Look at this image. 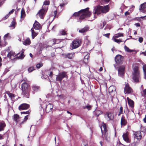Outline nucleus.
I'll return each instance as SVG.
<instances>
[{
    "instance_id": "obj_1",
    "label": "nucleus",
    "mask_w": 146,
    "mask_h": 146,
    "mask_svg": "<svg viewBox=\"0 0 146 146\" xmlns=\"http://www.w3.org/2000/svg\"><path fill=\"white\" fill-rule=\"evenodd\" d=\"M89 8L82 9L78 12H75L73 15V16H80V19H83L86 17H90L91 14V13L88 10Z\"/></svg>"
},
{
    "instance_id": "obj_2",
    "label": "nucleus",
    "mask_w": 146,
    "mask_h": 146,
    "mask_svg": "<svg viewBox=\"0 0 146 146\" xmlns=\"http://www.w3.org/2000/svg\"><path fill=\"white\" fill-rule=\"evenodd\" d=\"M101 129L102 133V137L107 142L110 141V137L108 132L107 127L106 124L103 123L101 127Z\"/></svg>"
},
{
    "instance_id": "obj_3",
    "label": "nucleus",
    "mask_w": 146,
    "mask_h": 146,
    "mask_svg": "<svg viewBox=\"0 0 146 146\" xmlns=\"http://www.w3.org/2000/svg\"><path fill=\"white\" fill-rule=\"evenodd\" d=\"M22 94L27 98L29 96V86L27 83H23L22 84Z\"/></svg>"
},
{
    "instance_id": "obj_4",
    "label": "nucleus",
    "mask_w": 146,
    "mask_h": 146,
    "mask_svg": "<svg viewBox=\"0 0 146 146\" xmlns=\"http://www.w3.org/2000/svg\"><path fill=\"white\" fill-rule=\"evenodd\" d=\"M133 74V79L135 82H138L141 81L139 69L137 66H135L134 67Z\"/></svg>"
},
{
    "instance_id": "obj_5",
    "label": "nucleus",
    "mask_w": 146,
    "mask_h": 146,
    "mask_svg": "<svg viewBox=\"0 0 146 146\" xmlns=\"http://www.w3.org/2000/svg\"><path fill=\"white\" fill-rule=\"evenodd\" d=\"M47 7H42L37 14V17H39L40 19H43L47 11Z\"/></svg>"
},
{
    "instance_id": "obj_6",
    "label": "nucleus",
    "mask_w": 146,
    "mask_h": 146,
    "mask_svg": "<svg viewBox=\"0 0 146 146\" xmlns=\"http://www.w3.org/2000/svg\"><path fill=\"white\" fill-rule=\"evenodd\" d=\"M66 73L67 72H63L59 73V74L56 76V80L59 82H61L63 78L66 77L67 76Z\"/></svg>"
},
{
    "instance_id": "obj_7",
    "label": "nucleus",
    "mask_w": 146,
    "mask_h": 146,
    "mask_svg": "<svg viewBox=\"0 0 146 146\" xmlns=\"http://www.w3.org/2000/svg\"><path fill=\"white\" fill-rule=\"evenodd\" d=\"M115 60L117 64H121L123 62V57L121 55L118 54L115 57Z\"/></svg>"
},
{
    "instance_id": "obj_8",
    "label": "nucleus",
    "mask_w": 146,
    "mask_h": 146,
    "mask_svg": "<svg viewBox=\"0 0 146 146\" xmlns=\"http://www.w3.org/2000/svg\"><path fill=\"white\" fill-rule=\"evenodd\" d=\"M133 92L132 89L130 87L128 83L126 84L124 88V92L125 94H132Z\"/></svg>"
},
{
    "instance_id": "obj_9",
    "label": "nucleus",
    "mask_w": 146,
    "mask_h": 146,
    "mask_svg": "<svg viewBox=\"0 0 146 146\" xmlns=\"http://www.w3.org/2000/svg\"><path fill=\"white\" fill-rule=\"evenodd\" d=\"M125 66L122 65L120 66L118 69V75L121 77H123L125 73Z\"/></svg>"
},
{
    "instance_id": "obj_10",
    "label": "nucleus",
    "mask_w": 146,
    "mask_h": 146,
    "mask_svg": "<svg viewBox=\"0 0 146 146\" xmlns=\"http://www.w3.org/2000/svg\"><path fill=\"white\" fill-rule=\"evenodd\" d=\"M80 45V43L78 40H74L71 43V47L72 49H75L78 47Z\"/></svg>"
},
{
    "instance_id": "obj_11",
    "label": "nucleus",
    "mask_w": 146,
    "mask_h": 146,
    "mask_svg": "<svg viewBox=\"0 0 146 146\" xmlns=\"http://www.w3.org/2000/svg\"><path fill=\"white\" fill-rule=\"evenodd\" d=\"M133 134L134 135V138L135 139L140 140L142 137L140 131H134V132Z\"/></svg>"
},
{
    "instance_id": "obj_12",
    "label": "nucleus",
    "mask_w": 146,
    "mask_h": 146,
    "mask_svg": "<svg viewBox=\"0 0 146 146\" xmlns=\"http://www.w3.org/2000/svg\"><path fill=\"white\" fill-rule=\"evenodd\" d=\"M29 107V105L25 103L23 104L20 105L19 107V109L20 110H27Z\"/></svg>"
},
{
    "instance_id": "obj_13",
    "label": "nucleus",
    "mask_w": 146,
    "mask_h": 146,
    "mask_svg": "<svg viewBox=\"0 0 146 146\" xmlns=\"http://www.w3.org/2000/svg\"><path fill=\"white\" fill-rule=\"evenodd\" d=\"M105 117L108 120H112L113 118V114L110 112L106 113L105 115Z\"/></svg>"
},
{
    "instance_id": "obj_14",
    "label": "nucleus",
    "mask_w": 146,
    "mask_h": 146,
    "mask_svg": "<svg viewBox=\"0 0 146 146\" xmlns=\"http://www.w3.org/2000/svg\"><path fill=\"white\" fill-rule=\"evenodd\" d=\"M100 8L102 11V12L103 13H106L108 12L110 9L108 5L104 6H100Z\"/></svg>"
},
{
    "instance_id": "obj_15",
    "label": "nucleus",
    "mask_w": 146,
    "mask_h": 146,
    "mask_svg": "<svg viewBox=\"0 0 146 146\" xmlns=\"http://www.w3.org/2000/svg\"><path fill=\"white\" fill-rule=\"evenodd\" d=\"M17 54H15L14 52L13 51H10L7 54V57L11 59H13L16 56Z\"/></svg>"
},
{
    "instance_id": "obj_16",
    "label": "nucleus",
    "mask_w": 146,
    "mask_h": 146,
    "mask_svg": "<svg viewBox=\"0 0 146 146\" xmlns=\"http://www.w3.org/2000/svg\"><path fill=\"white\" fill-rule=\"evenodd\" d=\"M33 28L36 30H39L40 28V25L38 22L36 21L33 24Z\"/></svg>"
},
{
    "instance_id": "obj_17",
    "label": "nucleus",
    "mask_w": 146,
    "mask_h": 146,
    "mask_svg": "<svg viewBox=\"0 0 146 146\" xmlns=\"http://www.w3.org/2000/svg\"><path fill=\"white\" fill-rule=\"evenodd\" d=\"M100 6L97 7H95L94 8V13H96L98 15L99 14L102 12V11L100 8Z\"/></svg>"
},
{
    "instance_id": "obj_18",
    "label": "nucleus",
    "mask_w": 146,
    "mask_h": 146,
    "mask_svg": "<svg viewBox=\"0 0 146 146\" xmlns=\"http://www.w3.org/2000/svg\"><path fill=\"white\" fill-rule=\"evenodd\" d=\"M127 100L128 104L129 105V106L131 108H133L134 107V104L133 101L128 97L127 98Z\"/></svg>"
},
{
    "instance_id": "obj_19",
    "label": "nucleus",
    "mask_w": 146,
    "mask_h": 146,
    "mask_svg": "<svg viewBox=\"0 0 146 146\" xmlns=\"http://www.w3.org/2000/svg\"><path fill=\"white\" fill-rule=\"evenodd\" d=\"M127 121L125 119V117L124 116L122 115L121 117V124L122 126H124L127 123Z\"/></svg>"
},
{
    "instance_id": "obj_20",
    "label": "nucleus",
    "mask_w": 146,
    "mask_h": 146,
    "mask_svg": "<svg viewBox=\"0 0 146 146\" xmlns=\"http://www.w3.org/2000/svg\"><path fill=\"white\" fill-rule=\"evenodd\" d=\"M122 136L124 140L125 141L127 142H129V140L127 133H123Z\"/></svg>"
},
{
    "instance_id": "obj_21",
    "label": "nucleus",
    "mask_w": 146,
    "mask_h": 146,
    "mask_svg": "<svg viewBox=\"0 0 146 146\" xmlns=\"http://www.w3.org/2000/svg\"><path fill=\"white\" fill-rule=\"evenodd\" d=\"M75 56V53L74 52L71 53H68L65 55V57L71 59L73 58Z\"/></svg>"
},
{
    "instance_id": "obj_22",
    "label": "nucleus",
    "mask_w": 146,
    "mask_h": 146,
    "mask_svg": "<svg viewBox=\"0 0 146 146\" xmlns=\"http://www.w3.org/2000/svg\"><path fill=\"white\" fill-rule=\"evenodd\" d=\"M102 113V111L96 109L93 112L94 114L97 117L100 115Z\"/></svg>"
},
{
    "instance_id": "obj_23",
    "label": "nucleus",
    "mask_w": 146,
    "mask_h": 146,
    "mask_svg": "<svg viewBox=\"0 0 146 146\" xmlns=\"http://www.w3.org/2000/svg\"><path fill=\"white\" fill-rule=\"evenodd\" d=\"M146 9V3H144L141 4L140 7V10H141L143 12V10Z\"/></svg>"
},
{
    "instance_id": "obj_24",
    "label": "nucleus",
    "mask_w": 146,
    "mask_h": 146,
    "mask_svg": "<svg viewBox=\"0 0 146 146\" xmlns=\"http://www.w3.org/2000/svg\"><path fill=\"white\" fill-rule=\"evenodd\" d=\"M89 29V28L87 27H85L84 28L79 30V33H83L87 32Z\"/></svg>"
},
{
    "instance_id": "obj_25",
    "label": "nucleus",
    "mask_w": 146,
    "mask_h": 146,
    "mask_svg": "<svg viewBox=\"0 0 146 146\" xmlns=\"http://www.w3.org/2000/svg\"><path fill=\"white\" fill-rule=\"evenodd\" d=\"M116 88L115 87L113 86H110L108 88V91L110 93H111L115 90Z\"/></svg>"
},
{
    "instance_id": "obj_26",
    "label": "nucleus",
    "mask_w": 146,
    "mask_h": 146,
    "mask_svg": "<svg viewBox=\"0 0 146 146\" xmlns=\"http://www.w3.org/2000/svg\"><path fill=\"white\" fill-rule=\"evenodd\" d=\"M6 124L4 122H0V131L3 130Z\"/></svg>"
},
{
    "instance_id": "obj_27",
    "label": "nucleus",
    "mask_w": 146,
    "mask_h": 146,
    "mask_svg": "<svg viewBox=\"0 0 146 146\" xmlns=\"http://www.w3.org/2000/svg\"><path fill=\"white\" fill-rule=\"evenodd\" d=\"M89 54H87L86 55L84 58V62L85 64H87L89 60Z\"/></svg>"
},
{
    "instance_id": "obj_28",
    "label": "nucleus",
    "mask_w": 146,
    "mask_h": 146,
    "mask_svg": "<svg viewBox=\"0 0 146 146\" xmlns=\"http://www.w3.org/2000/svg\"><path fill=\"white\" fill-rule=\"evenodd\" d=\"M31 31L32 33V37L33 39H34V38L38 34L36 33L34 31L33 28H32L31 29Z\"/></svg>"
},
{
    "instance_id": "obj_29",
    "label": "nucleus",
    "mask_w": 146,
    "mask_h": 146,
    "mask_svg": "<svg viewBox=\"0 0 146 146\" xmlns=\"http://www.w3.org/2000/svg\"><path fill=\"white\" fill-rule=\"evenodd\" d=\"M31 42L30 39L29 38H27L23 42V44L25 45L30 44Z\"/></svg>"
},
{
    "instance_id": "obj_30",
    "label": "nucleus",
    "mask_w": 146,
    "mask_h": 146,
    "mask_svg": "<svg viewBox=\"0 0 146 146\" xmlns=\"http://www.w3.org/2000/svg\"><path fill=\"white\" fill-rule=\"evenodd\" d=\"M7 94L9 97L11 98V100L12 101H13L14 100V98L15 96V95L12 93H10V92L8 93Z\"/></svg>"
},
{
    "instance_id": "obj_31",
    "label": "nucleus",
    "mask_w": 146,
    "mask_h": 146,
    "mask_svg": "<svg viewBox=\"0 0 146 146\" xmlns=\"http://www.w3.org/2000/svg\"><path fill=\"white\" fill-rule=\"evenodd\" d=\"M49 4V1H45L43 5L42 6V7H47V10L48 9V5Z\"/></svg>"
},
{
    "instance_id": "obj_32",
    "label": "nucleus",
    "mask_w": 146,
    "mask_h": 146,
    "mask_svg": "<svg viewBox=\"0 0 146 146\" xmlns=\"http://www.w3.org/2000/svg\"><path fill=\"white\" fill-rule=\"evenodd\" d=\"M16 22L15 19H13L12 22L11 24L9 26V27H13V29H14L15 28V25L16 24Z\"/></svg>"
},
{
    "instance_id": "obj_33",
    "label": "nucleus",
    "mask_w": 146,
    "mask_h": 146,
    "mask_svg": "<svg viewBox=\"0 0 146 146\" xmlns=\"http://www.w3.org/2000/svg\"><path fill=\"white\" fill-rule=\"evenodd\" d=\"M32 88L34 91L37 92L38 91V90L39 89L40 87L38 86H33Z\"/></svg>"
},
{
    "instance_id": "obj_34",
    "label": "nucleus",
    "mask_w": 146,
    "mask_h": 146,
    "mask_svg": "<svg viewBox=\"0 0 146 146\" xmlns=\"http://www.w3.org/2000/svg\"><path fill=\"white\" fill-rule=\"evenodd\" d=\"M19 116L17 114L14 115L13 117V119L14 120L17 122L18 121V119H19Z\"/></svg>"
},
{
    "instance_id": "obj_35",
    "label": "nucleus",
    "mask_w": 146,
    "mask_h": 146,
    "mask_svg": "<svg viewBox=\"0 0 146 146\" xmlns=\"http://www.w3.org/2000/svg\"><path fill=\"white\" fill-rule=\"evenodd\" d=\"M123 34L121 33H119L118 34H116L113 37L115 38H117L120 36H123Z\"/></svg>"
},
{
    "instance_id": "obj_36",
    "label": "nucleus",
    "mask_w": 146,
    "mask_h": 146,
    "mask_svg": "<svg viewBox=\"0 0 146 146\" xmlns=\"http://www.w3.org/2000/svg\"><path fill=\"white\" fill-rule=\"evenodd\" d=\"M143 68L144 72L145 78L146 79V64L143 65Z\"/></svg>"
},
{
    "instance_id": "obj_37",
    "label": "nucleus",
    "mask_w": 146,
    "mask_h": 146,
    "mask_svg": "<svg viewBox=\"0 0 146 146\" xmlns=\"http://www.w3.org/2000/svg\"><path fill=\"white\" fill-rule=\"evenodd\" d=\"M25 12L23 9H22L21 10V18H23L25 16Z\"/></svg>"
},
{
    "instance_id": "obj_38",
    "label": "nucleus",
    "mask_w": 146,
    "mask_h": 146,
    "mask_svg": "<svg viewBox=\"0 0 146 146\" xmlns=\"http://www.w3.org/2000/svg\"><path fill=\"white\" fill-rule=\"evenodd\" d=\"M124 48L125 50L127 52H132L133 51V50H130L125 45L124 46Z\"/></svg>"
},
{
    "instance_id": "obj_39",
    "label": "nucleus",
    "mask_w": 146,
    "mask_h": 146,
    "mask_svg": "<svg viewBox=\"0 0 146 146\" xmlns=\"http://www.w3.org/2000/svg\"><path fill=\"white\" fill-rule=\"evenodd\" d=\"M122 113H123V108L122 106H121L119 109V113L118 114V115L119 116Z\"/></svg>"
},
{
    "instance_id": "obj_40",
    "label": "nucleus",
    "mask_w": 146,
    "mask_h": 146,
    "mask_svg": "<svg viewBox=\"0 0 146 146\" xmlns=\"http://www.w3.org/2000/svg\"><path fill=\"white\" fill-rule=\"evenodd\" d=\"M52 41L53 42V44H58L59 43L61 42V40H56L54 39Z\"/></svg>"
},
{
    "instance_id": "obj_41",
    "label": "nucleus",
    "mask_w": 146,
    "mask_h": 146,
    "mask_svg": "<svg viewBox=\"0 0 146 146\" xmlns=\"http://www.w3.org/2000/svg\"><path fill=\"white\" fill-rule=\"evenodd\" d=\"M112 39L115 42H116L118 43H119L120 42L122 41L121 40L116 39L114 37H113Z\"/></svg>"
},
{
    "instance_id": "obj_42",
    "label": "nucleus",
    "mask_w": 146,
    "mask_h": 146,
    "mask_svg": "<svg viewBox=\"0 0 146 146\" xmlns=\"http://www.w3.org/2000/svg\"><path fill=\"white\" fill-rule=\"evenodd\" d=\"M25 56V55L23 54V53L22 52L20 56L18 57V59H22L24 58Z\"/></svg>"
},
{
    "instance_id": "obj_43",
    "label": "nucleus",
    "mask_w": 146,
    "mask_h": 146,
    "mask_svg": "<svg viewBox=\"0 0 146 146\" xmlns=\"http://www.w3.org/2000/svg\"><path fill=\"white\" fill-rule=\"evenodd\" d=\"M133 11V9L131 10H131H129L127 11L125 13V15L126 16L129 15L130 14V13H131Z\"/></svg>"
},
{
    "instance_id": "obj_44",
    "label": "nucleus",
    "mask_w": 146,
    "mask_h": 146,
    "mask_svg": "<svg viewBox=\"0 0 146 146\" xmlns=\"http://www.w3.org/2000/svg\"><path fill=\"white\" fill-rule=\"evenodd\" d=\"M35 70V68L34 67H31L29 68L28 69V71L29 72H31Z\"/></svg>"
},
{
    "instance_id": "obj_45",
    "label": "nucleus",
    "mask_w": 146,
    "mask_h": 146,
    "mask_svg": "<svg viewBox=\"0 0 146 146\" xmlns=\"http://www.w3.org/2000/svg\"><path fill=\"white\" fill-rule=\"evenodd\" d=\"M92 108V106L90 105H88L86 106H84L83 107L84 109H87L88 110H90L91 108Z\"/></svg>"
},
{
    "instance_id": "obj_46",
    "label": "nucleus",
    "mask_w": 146,
    "mask_h": 146,
    "mask_svg": "<svg viewBox=\"0 0 146 146\" xmlns=\"http://www.w3.org/2000/svg\"><path fill=\"white\" fill-rule=\"evenodd\" d=\"M43 66V64L42 63H38L36 65V67L38 69L40 68L42 66Z\"/></svg>"
},
{
    "instance_id": "obj_47",
    "label": "nucleus",
    "mask_w": 146,
    "mask_h": 146,
    "mask_svg": "<svg viewBox=\"0 0 146 146\" xmlns=\"http://www.w3.org/2000/svg\"><path fill=\"white\" fill-rule=\"evenodd\" d=\"M57 96L60 99H64L65 98V96L64 94H62L60 95H58Z\"/></svg>"
},
{
    "instance_id": "obj_48",
    "label": "nucleus",
    "mask_w": 146,
    "mask_h": 146,
    "mask_svg": "<svg viewBox=\"0 0 146 146\" xmlns=\"http://www.w3.org/2000/svg\"><path fill=\"white\" fill-rule=\"evenodd\" d=\"M31 111H24L21 112V114H28L30 113Z\"/></svg>"
},
{
    "instance_id": "obj_49",
    "label": "nucleus",
    "mask_w": 146,
    "mask_h": 146,
    "mask_svg": "<svg viewBox=\"0 0 146 146\" xmlns=\"http://www.w3.org/2000/svg\"><path fill=\"white\" fill-rule=\"evenodd\" d=\"M9 33H7L4 36V39L5 40L7 38H9Z\"/></svg>"
},
{
    "instance_id": "obj_50",
    "label": "nucleus",
    "mask_w": 146,
    "mask_h": 146,
    "mask_svg": "<svg viewBox=\"0 0 146 146\" xmlns=\"http://www.w3.org/2000/svg\"><path fill=\"white\" fill-rule=\"evenodd\" d=\"M134 20H136L139 22L141 21L140 17H136L134 19Z\"/></svg>"
},
{
    "instance_id": "obj_51",
    "label": "nucleus",
    "mask_w": 146,
    "mask_h": 146,
    "mask_svg": "<svg viewBox=\"0 0 146 146\" xmlns=\"http://www.w3.org/2000/svg\"><path fill=\"white\" fill-rule=\"evenodd\" d=\"M142 96H146V89H145L143 91V94H142Z\"/></svg>"
},
{
    "instance_id": "obj_52",
    "label": "nucleus",
    "mask_w": 146,
    "mask_h": 146,
    "mask_svg": "<svg viewBox=\"0 0 146 146\" xmlns=\"http://www.w3.org/2000/svg\"><path fill=\"white\" fill-rule=\"evenodd\" d=\"M141 21L144 20H146V15L144 16L140 17Z\"/></svg>"
},
{
    "instance_id": "obj_53",
    "label": "nucleus",
    "mask_w": 146,
    "mask_h": 146,
    "mask_svg": "<svg viewBox=\"0 0 146 146\" xmlns=\"http://www.w3.org/2000/svg\"><path fill=\"white\" fill-rule=\"evenodd\" d=\"M60 33L61 34L63 35H66V32L64 31H60Z\"/></svg>"
},
{
    "instance_id": "obj_54",
    "label": "nucleus",
    "mask_w": 146,
    "mask_h": 146,
    "mask_svg": "<svg viewBox=\"0 0 146 146\" xmlns=\"http://www.w3.org/2000/svg\"><path fill=\"white\" fill-rule=\"evenodd\" d=\"M143 38L142 37H140L139 38V39H138V41H139V42H140V43L142 42H143Z\"/></svg>"
},
{
    "instance_id": "obj_55",
    "label": "nucleus",
    "mask_w": 146,
    "mask_h": 146,
    "mask_svg": "<svg viewBox=\"0 0 146 146\" xmlns=\"http://www.w3.org/2000/svg\"><path fill=\"white\" fill-rule=\"evenodd\" d=\"M29 115H27L24 118V120L23 121H26L28 119V117L29 116Z\"/></svg>"
},
{
    "instance_id": "obj_56",
    "label": "nucleus",
    "mask_w": 146,
    "mask_h": 146,
    "mask_svg": "<svg viewBox=\"0 0 146 146\" xmlns=\"http://www.w3.org/2000/svg\"><path fill=\"white\" fill-rule=\"evenodd\" d=\"M6 0H1V1L0 2V6H1L4 3V2Z\"/></svg>"
},
{
    "instance_id": "obj_57",
    "label": "nucleus",
    "mask_w": 146,
    "mask_h": 146,
    "mask_svg": "<svg viewBox=\"0 0 146 146\" xmlns=\"http://www.w3.org/2000/svg\"><path fill=\"white\" fill-rule=\"evenodd\" d=\"M10 14L9 13H8L5 16V19H7V18H8L9 16L10 15Z\"/></svg>"
},
{
    "instance_id": "obj_58",
    "label": "nucleus",
    "mask_w": 146,
    "mask_h": 146,
    "mask_svg": "<svg viewBox=\"0 0 146 146\" xmlns=\"http://www.w3.org/2000/svg\"><path fill=\"white\" fill-rule=\"evenodd\" d=\"M10 14L9 13H8L5 16V19H7V18H8L9 16L10 15Z\"/></svg>"
},
{
    "instance_id": "obj_59",
    "label": "nucleus",
    "mask_w": 146,
    "mask_h": 146,
    "mask_svg": "<svg viewBox=\"0 0 146 146\" xmlns=\"http://www.w3.org/2000/svg\"><path fill=\"white\" fill-rule=\"evenodd\" d=\"M110 33H108L106 34H105L104 35V36H105L106 37L109 38V35H110Z\"/></svg>"
},
{
    "instance_id": "obj_60",
    "label": "nucleus",
    "mask_w": 146,
    "mask_h": 146,
    "mask_svg": "<svg viewBox=\"0 0 146 146\" xmlns=\"http://www.w3.org/2000/svg\"><path fill=\"white\" fill-rule=\"evenodd\" d=\"M135 25L136 27H140V24L139 23H136L135 24Z\"/></svg>"
},
{
    "instance_id": "obj_61",
    "label": "nucleus",
    "mask_w": 146,
    "mask_h": 146,
    "mask_svg": "<svg viewBox=\"0 0 146 146\" xmlns=\"http://www.w3.org/2000/svg\"><path fill=\"white\" fill-rule=\"evenodd\" d=\"M11 86L12 88H15L16 87V84H11Z\"/></svg>"
},
{
    "instance_id": "obj_62",
    "label": "nucleus",
    "mask_w": 146,
    "mask_h": 146,
    "mask_svg": "<svg viewBox=\"0 0 146 146\" xmlns=\"http://www.w3.org/2000/svg\"><path fill=\"white\" fill-rule=\"evenodd\" d=\"M14 11H15V10L14 9H13L12 10H11V11H10L9 12V13L10 14H12L13 12Z\"/></svg>"
},
{
    "instance_id": "obj_63",
    "label": "nucleus",
    "mask_w": 146,
    "mask_h": 146,
    "mask_svg": "<svg viewBox=\"0 0 146 146\" xmlns=\"http://www.w3.org/2000/svg\"><path fill=\"white\" fill-rule=\"evenodd\" d=\"M53 74L52 72H50V73L49 74V76L50 77H52V76Z\"/></svg>"
},
{
    "instance_id": "obj_64",
    "label": "nucleus",
    "mask_w": 146,
    "mask_h": 146,
    "mask_svg": "<svg viewBox=\"0 0 146 146\" xmlns=\"http://www.w3.org/2000/svg\"><path fill=\"white\" fill-rule=\"evenodd\" d=\"M135 8V6H132L130 8V9L129 10H131H131L133 9H133Z\"/></svg>"
}]
</instances>
